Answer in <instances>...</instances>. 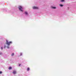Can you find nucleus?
Listing matches in <instances>:
<instances>
[{"label":"nucleus","instance_id":"nucleus-1","mask_svg":"<svg viewBox=\"0 0 76 76\" xmlns=\"http://www.w3.org/2000/svg\"><path fill=\"white\" fill-rule=\"evenodd\" d=\"M12 41H10L9 42L7 40H6V44H7V45H10V44H12Z\"/></svg>","mask_w":76,"mask_h":76},{"label":"nucleus","instance_id":"nucleus-2","mask_svg":"<svg viewBox=\"0 0 76 76\" xmlns=\"http://www.w3.org/2000/svg\"><path fill=\"white\" fill-rule=\"evenodd\" d=\"M18 8L19 9V10H20L21 12H23V10H22V6H20Z\"/></svg>","mask_w":76,"mask_h":76},{"label":"nucleus","instance_id":"nucleus-3","mask_svg":"<svg viewBox=\"0 0 76 76\" xmlns=\"http://www.w3.org/2000/svg\"><path fill=\"white\" fill-rule=\"evenodd\" d=\"M33 9H38V7H36L35 6L33 7Z\"/></svg>","mask_w":76,"mask_h":76},{"label":"nucleus","instance_id":"nucleus-4","mask_svg":"<svg viewBox=\"0 0 76 76\" xmlns=\"http://www.w3.org/2000/svg\"><path fill=\"white\" fill-rule=\"evenodd\" d=\"M12 73H13V74H16V71H13Z\"/></svg>","mask_w":76,"mask_h":76},{"label":"nucleus","instance_id":"nucleus-5","mask_svg":"<svg viewBox=\"0 0 76 76\" xmlns=\"http://www.w3.org/2000/svg\"><path fill=\"white\" fill-rule=\"evenodd\" d=\"M61 2H64L65 0H60Z\"/></svg>","mask_w":76,"mask_h":76},{"label":"nucleus","instance_id":"nucleus-6","mask_svg":"<svg viewBox=\"0 0 76 76\" xmlns=\"http://www.w3.org/2000/svg\"><path fill=\"white\" fill-rule=\"evenodd\" d=\"M12 69V67L10 66L9 68L8 69L9 70H11V69Z\"/></svg>","mask_w":76,"mask_h":76},{"label":"nucleus","instance_id":"nucleus-7","mask_svg":"<svg viewBox=\"0 0 76 76\" xmlns=\"http://www.w3.org/2000/svg\"><path fill=\"white\" fill-rule=\"evenodd\" d=\"M60 6H61V7H63V5L61 4H60L59 5Z\"/></svg>","mask_w":76,"mask_h":76},{"label":"nucleus","instance_id":"nucleus-8","mask_svg":"<svg viewBox=\"0 0 76 76\" xmlns=\"http://www.w3.org/2000/svg\"><path fill=\"white\" fill-rule=\"evenodd\" d=\"M25 14H26V15H28V12H25Z\"/></svg>","mask_w":76,"mask_h":76},{"label":"nucleus","instance_id":"nucleus-9","mask_svg":"<svg viewBox=\"0 0 76 76\" xmlns=\"http://www.w3.org/2000/svg\"><path fill=\"white\" fill-rule=\"evenodd\" d=\"M29 68H28L27 69V71H29Z\"/></svg>","mask_w":76,"mask_h":76},{"label":"nucleus","instance_id":"nucleus-10","mask_svg":"<svg viewBox=\"0 0 76 76\" xmlns=\"http://www.w3.org/2000/svg\"><path fill=\"white\" fill-rule=\"evenodd\" d=\"M11 56H14V53H12Z\"/></svg>","mask_w":76,"mask_h":76},{"label":"nucleus","instance_id":"nucleus-11","mask_svg":"<svg viewBox=\"0 0 76 76\" xmlns=\"http://www.w3.org/2000/svg\"><path fill=\"white\" fill-rule=\"evenodd\" d=\"M1 73H2V72H1V71H0V74H1Z\"/></svg>","mask_w":76,"mask_h":76},{"label":"nucleus","instance_id":"nucleus-12","mask_svg":"<svg viewBox=\"0 0 76 76\" xmlns=\"http://www.w3.org/2000/svg\"><path fill=\"white\" fill-rule=\"evenodd\" d=\"M53 9H56V7H53Z\"/></svg>","mask_w":76,"mask_h":76},{"label":"nucleus","instance_id":"nucleus-13","mask_svg":"<svg viewBox=\"0 0 76 76\" xmlns=\"http://www.w3.org/2000/svg\"><path fill=\"white\" fill-rule=\"evenodd\" d=\"M2 54V53L1 52H0V55H1Z\"/></svg>","mask_w":76,"mask_h":76},{"label":"nucleus","instance_id":"nucleus-14","mask_svg":"<svg viewBox=\"0 0 76 76\" xmlns=\"http://www.w3.org/2000/svg\"><path fill=\"white\" fill-rule=\"evenodd\" d=\"M1 49L2 50H3V47H1Z\"/></svg>","mask_w":76,"mask_h":76},{"label":"nucleus","instance_id":"nucleus-15","mask_svg":"<svg viewBox=\"0 0 76 76\" xmlns=\"http://www.w3.org/2000/svg\"><path fill=\"white\" fill-rule=\"evenodd\" d=\"M7 48H9V46H7Z\"/></svg>","mask_w":76,"mask_h":76},{"label":"nucleus","instance_id":"nucleus-16","mask_svg":"<svg viewBox=\"0 0 76 76\" xmlns=\"http://www.w3.org/2000/svg\"><path fill=\"white\" fill-rule=\"evenodd\" d=\"M19 66H20V64H19Z\"/></svg>","mask_w":76,"mask_h":76},{"label":"nucleus","instance_id":"nucleus-17","mask_svg":"<svg viewBox=\"0 0 76 76\" xmlns=\"http://www.w3.org/2000/svg\"><path fill=\"white\" fill-rule=\"evenodd\" d=\"M4 48H5V46H4Z\"/></svg>","mask_w":76,"mask_h":76},{"label":"nucleus","instance_id":"nucleus-18","mask_svg":"<svg viewBox=\"0 0 76 76\" xmlns=\"http://www.w3.org/2000/svg\"><path fill=\"white\" fill-rule=\"evenodd\" d=\"M20 54H22V53H21Z\"/></svg>","mask_w":76,"mask_h":76}]
</instances>
